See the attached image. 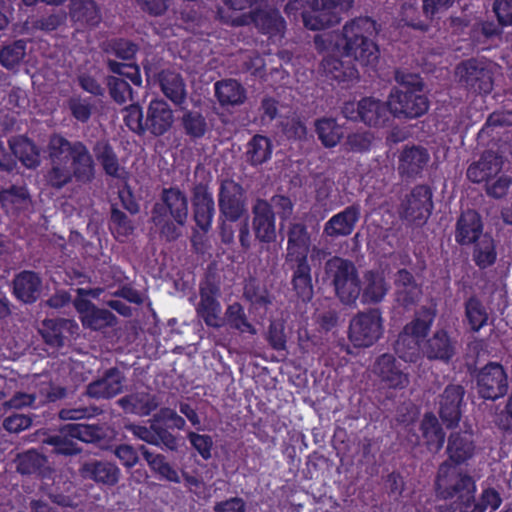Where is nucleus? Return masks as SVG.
Here are the masks:
<instances>
[{"label":"nucleus","mask_w":512,"mask_h":512,"mask_svg":"<svg viewBox=\"0 0 512 512\" xmlns=\"http://www.w3.org/2000/svg\"><path fill=\"white\" fill-rule=\"evenodd\" d=\"M50 168L45 174L47 185L62 189L73 181L89 184L95 178V162L84 142L69 141L54 134L48 144Z\"/></svg>","instance_id":"1"},{"label":"nucleus","mask_w":512,"mask_h":512,"mask_svg":"<svg viewBox=\"0 0 512 512\" xmlns=\"http://www.w3.org/2000/svg\"><path fill=\"white\" fill-rule=\"evenodd\" d=\"M380 25L369 16H360L346 22L342 29V54L362 66H375L380 57L377 37Z\"/></svg>","instance_id":"2"},{"label":"nucleus","mask_w":512,"mask_h":512,"mask_svg":"<svg viewBox=\"0 0 512 512\" xmlns=\"http://www.w3.org/2000/svg\"><path fill=\"white\" fill-rule=\"evenodd\" d=\"M399 88L390 92V113L398 119H417L427 113L429 100L424 94L423 79L419 74L396 73Z\"/></svg>","instance_id":"3"},{"label":"nucleus","mask_w":512,"mask_h":512,"mask_svg":"<svg viewBox=\"0 0 512 512\" xmlns=\"http://www.w3.org/2000/svg\"><path fill=\"white\" fill-rule=\"evenodd\" d=\"M354 0H289L284 11L287 16L299 13L304 26L313 31L323 30L340 23L342 14L352 8Z\"/></svg>","instance_id":"4"},{"label":"nucleus","mask_w":512,"mask_h":512,"mask_svg":"<svg viewBox=\"0 0 512 512\" xmlns=\"http://www.w3.org/2000/svg\"><path fill=\"white\" fill-rule=\"evenodd\" d=\"M160 202L154 204L151 220L159 229L160 235L171 242L180 236L179 227L188 218V198L179 187L163 188Z\"/></svg>","instance_id":"5"},{"label":"nucleus","mask_w":512,"mask_h":512,"mask_svg":"<svg viewBox=\"0 0 512 512\" xmlns=\"http://www.w3.org/2000/svg\"><path fill=\"white\" fill-rule=\"evenodd\" d=\"M457 466L448 461L439 466L435 481L436 493L440 499L450 500L457 497L468 505L475 498L476 484L472 476L462 472Z\"/></svg>","instance_id":"6"},{"label":"nucleus","mask_w":512,"mask_h":512,"mask_svg":"<svg viewBox=\"0 0 512 512\" xmlns=\"http://www.w3.org/2000/svg\"><path fill=\"white\" fill-rule=\"evenodd\" d=\"M457 466L448 461L439 466L435 481L436 493L440 499L450 500L457 497L468 505L475 498L476 484L472 476L462 472Z\"/></svg>","instance_id":"7"},{"label":"nucleus","mask_w":512,"mask_h":512,"mask_svg":"<svg viewBox=\"0 0 512 512\" xmlns=\"http://www.w3.org/2000/svg\"><path fill=\"white\" fill-rule=\"evenodd\" d=\"M325 270L338 299L345 305L355 304L361 292V277L355 264L349 259L335 256L326 262Z\"/></svg>","instance_id":"8"},{"label":"nucleus","mask_w":512,"mask_h":512,"mask_svg":"<svg viewBox=\"0 0 512 512\" xmlns=\"http://www.w3.org/2000/svg\"><path fill=\"white\" fill-rule=\"evenodd\" d=\"M458 84L468 93L488 95L493 90L494 72L492 63L484 58H468L455 67Z\"/></svg>","instance_id":"9"},{"label":"nucleus","mask_w":512,"mask_h":512,"mask_svg":"<svg viewBox=\"0 0 512 512\" xmlns=\"http://www.w3.org/2000/svg\"><path fill=\"white\" fill-rule=\"evenodd\" d=\"M384 320L379 308L358 312L350 321L348 336L355 347L374 345L384 332Z\"/></svg>","instance_id":"10"},{"label":"nucleus","mask_w":512,"mask_h":512,"mask_svg":"<svg viewBox=\"0 0 512 512\" xmlns=\"http://www.w3.org/2000/svg\"><path fill=\"white\" fill-rule=\"evenodd\" d=\"M221 295L220 282L214 275L207 274L199 283L200 300L195 307L197 316L208 327L220 328L224 321L221 317L222 307L218 298Z\"/></svg>","instance_id":"11"},{"label":"nucleus","mask_w":512,"mask_h":512,"mask_svg":"<svg viewBox=\"0 0 512 512\" xmlns=\"http://www.w3.org/2000/svg\"><path fill=\"white\" fill-rule=\"evenodd\" d=\"M476 385L480 398L496 401L508 392L507 372L502 364L490 361L478 370Z\"/></svg>","instance_id":"12"},{"label":"nucleus","mask_w":512,"mask_h":512,"mask_svg":"<svg viewBox=\"0 0 512 512\" xmlns=\"http://www.w3.org/2000/svg\"><path fill=\"white\" fill-rule=\"evenodd\" d=\"M77 295L73 305L84 328L99 331L116 324L117 318L110 310L98 308L86 298V296L94 295L92 290L78 288Z\"/></svg>","instance_id":"13"},{"label":"nucleus","mask_w":512,"mask_h":512,"mask_svg":"<svg viewBox=\"0 0 512 512\" xmlns=\"http://www.w3.org/2000/svg\"><path fill=\"white\" fill-rule=\"evenodd\" d=\"M219 219L225 218L230 223L241 219L245 212V191L232 179L221 181L218 191Z\"/></svg>","instance_id":"14"},{"label":"nucleus","mask_w":512,"mask_h":512,"mask_svg":"<svg viewBox=\"0 0 512 512\" xmlns=\"http://www.w3.org/2000/svg\"><path fill=\"white\" fill-rule=\"evenodd\" d=\"M373 373L380 383L388 389L402 390L410 383L407 367L390 353L381 354L376 358Z\"/></svg>","instance_id":"15"},{"label":"nucleus","mask_w":512,"mask_h":512,"mask_svg":"<svg viewBox=\"0 0 512 512\" xmlns=\"http://www.w3.org/2000/svg\"><path fill=\"white\" fill-rule=\"evenodd\" d=\"M433 192L430 186L419 184L412 188L402 202V217L413 223L426 222L434 209Z\"/></svg>","instance_id":"16"},{"label":"nucleus","mask_w":512,"mask_h":512,"mask_svg":"<svg viewBox=\"0 0 512 512\" xmlns=\"http://www.w3.org/2000/svg\"><path fill=\"white\" fill-rule=\"evenodd\" d=\"M458 350V340L446 328H437L423 341V357L429 361L449 364Z\"/></svg>","instance_id":"17"},{"label":"nucleus","mask_w":512,"mask_h":512,"mask_svg":"<svg viewBox=\"0 0 512 512\" xmlns=\"http://www.w3.org/2000/svg\"><path fill=\"white\" fill-rule=\"evenodd\" d=\"M465 389L460 384H449L438 397V414L448 429L458 426L465 407Z\"/></svg>","instance_id":"18"},{"label":"nucleus","mask_w":512,"mask_h":512,"mask_svg":"<svg viewBox=\"0 0 512 512\" xmlns=\"http://www.w3.org/2000/svg\"><path fill=\"white\" fill-rule=\"evenodd\" d=\"M234 23L238 26L252 23L260 33L269 36L282 35L286 29V22L280 11L270 7L251 10L248 15L238 17Z\"/></svg>","instance_id":"19"},{"label":"nucleus","mask_w":512,"mask_h":512,"mask_svg":"<svg viewBox=\"0 0 512 512\" xmlns=\"http://www.w3.org/2000/svg\"><path fill=\"white\" fill-rule=\"evenodd\" d=\"M191 203L196 227L201 232L208 233L215 215V201L207 184L201 182L193 187Z\"/></svg>","instance_id":"20"},{"label":"nucleus","mask_w":512,"mask_h":512,"mask_svg":"<svg viewBox=\"0 0 512 512\" xmlns=\"http://www.w3.org/2000/svg\"><path fill=\"white\" fill-rule=\"evenodd\" d=\"M252 230L255 239L261 244H271L276 241L275 212L265 199H257L252 206Z\"/></svg>","instance_id":"21"},{"label":"nucleus","mask_w":512,"mask_h":512,"mask_svg":"<svg viewBox=\"0 0 512 512\" xmlns=\"http://www.w3.org/2000/svg\"><path fill=\"white\" fill-rule=\"evenodd\" d=\"M126 377L118 367L106 369L96 380L86 386L85 394L93 399H112L124 390Z\"/></svg>","instance_id":"22"},{"label":"nucleus","mask_w":512,"mask_h":512,"mask_svg":"<svg viewBox=\"0 0 512 512\" xmlns=\"http://www.w3.org/2000/svg\"><path fill=\"white\" fill-rule=\"evenodd\" d=\"M359 287H361V292L358 299L363 305L381 303L390 288L384 273L376 269L363 272Z\"/></svg>","instance_id":"23"},{"label":"nucleus","mask_w":512,"mask_h":512,"mask_svg":"<svg viewBox=\"0 0 512 512\" xmlns=\"http://www.w3.org/2000/svg\"><path fill=\"white\" fill-rule=\"evenodd\" d=\"M311 235L304 223H290L287 230L286 262L308 261Z\"/></svg>","instance_id":"24"},{"label":"nucleus","mask_w":512,"mask_h":512,"mask_svg":"<svg viewBox=\"0 0 512 512\" xmlns=\"http://www.w3.org/2000/svg\"><path fill=\"white\" fill-rule=\"evenodd\" d=\"M430 154L428 150L420 145H406L398 158V172L403 178L415 179L423 173Z\"/></svg>","instance_id":"25"},{"label":"nucleus","mask_w":512,"mask_h":512,"mask_svg":"<svg viewBox=\"0 0 512 512\" xmlns=\"http://www.w3.org/2000/svg\"><path fill=\"white\" fill-rule=\"evenodd\" d=\"M41 291L42 279L35 271H20L12 280V295L23 304L36 303L40 298Z\"/></svg>","instance_id":"26"},{"label":"nucleus","mask_w":512,"mask_h":512,"mask_svg":"<svg viewBox=\"0 0 512 512\" xmlns=\"http://www.w3.org/2000/svg\"><path fill=\"white\" fill-rule=\"evenodd\" d=\"M68 15L80 29L96 28L102 22L101 8L95 0H69Z\"/></svg>","instance_id":"27"},{"label":"nucleus","mask_w":512,"mask_h":512,"mask_svg":"<svg viewBox=\"0 0 512 512\" xmlns=\"http://www.w3.org/2000/svg\"><path fill=\"white\" fill-rule=\"evenodd\" d=\"M174 121L173 111L163 99L150 101L145 117V132L162 136L170 130Z\"/></svg>","instance_id":"28"},{"label":"nucleus","mask_w":512,"mask_h":512,"mask_svg":"<svg viewBox=\"0 0 512 512\" xmlns=\"http://www.w3.org/2000/svg\"><path fill=\"white\" fill-rule=\"evenodd\" d=\"M361 218V206L357 203L347 206L333 215L325 224L323 233L331 238L346 237L352 234Z\"/></svg>","instance_id":"29"},{"label":"nucleus","mask_w":512,"mask_h":512,"mask_svg":"<svg viewBox=\"0 0 512 512\" xmlns=\"http://www.w3.org/2000/svg\"><path fill=\"white\" fill-rule=\"evenodd\" d=\"M482 234L481 215L473 209L462 211L455 226V241L461 246H467L481 239Z\"/></svg>","instance_id":"30"},{"label":"nucleus","mask_w":512,"mask_h":512,"mask_svg":"<svg viewBox=\"0 0 512 512\" xmlns=\"http://www.w3.org/2000/svg\"><path fill=\"white\" fill-rule=\"evenodd\" d=\"M476 445L471 431L452 432L447 440L446 453L448 462L461 465L473 458Z\"/></svg>","instance_id":"31"},{"label":"nucleus","mask_w":512,"mask_h":512,"mask_svg":"<svg viewBox=\"0 0 512 512\" xmlns=\"http://www.w3.org/2000/svg\"><path fill=\"white\" fill-rule=\"evenodd\" d=\"M79 472L84 479L106 486L116 485L120 477L117 465L106 460L85 461L81 464Z\"/></svg>","instance_id":"32"},{"label":"nucleus","mask_w":512,"mask_h":512,"mask_svg":"<svg viewBox=\"0 0 512 512\" xmlns=\"http://www.w3.org/2000/svg\"><path fill=\"white\" fill-rule=\"evenodd\" d=\"M93 153L101 165L105 175L127 182L129 174L125 167L121 166L119 158L108 140H98L93 146Z\"/></svg>","instance_id":"33"},{"label":"nucleus","mask_w":512,"mask_h":512,"mask_svg":"<svg viewBox=\"0 0 512 512\" xmlns=\"http://www.w3.org/2000/svg\"><path fill=\"white\" fill-rule=\"evenodd\" d=\"M116 404L125 414L149 416L159 406L157 395L147 391H136L119 398Z\"/></svg>","instance_id":"34"},{"label":"nucleus","mask_w":512,"mask_h":512,"mask_svg":"<svg viewBox=\"0 0 512 512\" xmlns=\"http://www.w3.org/2000/svg\"><path fill=\"white\" fill-rule=\"evenodd\" d=\"M325 77L339 85L348 86L349 83L358 79L359 72L351 61H344L334 56H326L321 62Z\"/></svg>","instance_id":"35"},{"label":"nucleus","mask_w":512,"mask_h":512,"mask_svg":"<svg viewBox=\"0 0 512 512\" xmlns=\"http://www.w3.org/2000/svg\"><path fill=\"white\" fill-rule=\"evenodd\" d=\"M292 271L291 285L297 297L307 303L313 298L312 268L309 261L286 262Z\"/></svg>","instance_id":"36"},{"label":"nucleus","mask_w":512,"mask_h":512,"mask_svg":"<svg viewBox=\"0 0 512 512\" xmlns=\"http://www.w3.org/2000/svg\"><path fill=\"white\" fill-rule=\"evenodd\" d=\"M502 159L493 152H485L480 159L469 165L467 178L474 183L488 182L502 170Z\"/></svg>","instance_id":"37"},{"label":"nucleus","mask_w":512,"mask_h":512,"mask_svg":"<svg viewBox=\"0 0 512 512\" xmlns=\"http://www.w3.org/2000/svg\"><path fill=\"white\" fill-rule=\"evenodd\" d=\"M159 85L163 94L175 105L182 106L186 102V85L179 73L162 70L159 73Z\"/></svg>","instance_id":"38"},{"label":"nucleus","mask_w":512,"mask_h":512,"mask_svg":"<svg viewBox=\"0 0 512 512\" xmlns=\"http://www.w3.org/2000/svg\"><path fill=\"white\" fill-rule=\"evenodd\" d=\"M9 153L14 160L16 158L27 168L34 169L40 165V152L36 144L28 137L20 136L9 140Z\"/></svg>","instance_id":"39"},{"label":"nucleus","mask_w":512,"mask_h":512,"mask_svg":"<svg viewBox=\"0 0 512 512\" xmlns=\"http://www.w3.org/2000/svg\"><path fill=\"white\" fill-rule=\"evenodd\" d=\"M361 109V122L370 126H383L389 119L388 102H382L372 97H365L359 101Z\"/></svg>","instance_id":"40"},{"label":"nucleus","mask_w":512,"mask_h":512,"mask_svg":"<svg viewBox=\"0 0 512 512\" xmlns=\"http://www.w3.org/2000/svg\"><path fill=\"white\" fill-rule=\"evenodd\" d=\"M47 462L45 455L34 449H30L18 454L16 458V468L22 475H35L46 478L50 472L47 467Z\"/></svg>","instance_id":"41"},{"label":"nucleus","mask_w":512,"mask_h":512,"mask_svg":"<svg viewBox=\"0 0 512 512\" xmlns=\"http://www.w3.org/2000/svg\"><path fill=\"white\" fill-rule=\"evenodd\" d=\"M31 203L29 190L26 186L11 185L0 190L1 207L8 213H20Z\"/></svg>","instance_id":"42"},{"label":"nucleus","mask_w":512,"mask_h":512,"mask_svg":"<svg viewBox=\"0 0 512 512\" xmlns=\"http://www.w3.org/2000/svg\"><path fill=\"white\" fill-rule=\"evenodd\" d=\"M436 315L437 311L434 307L421 306L415 312L413 319L403 327V330L424 341L429 337Z\"/></svg>","instance_id":"43"},{"label":"nucleus","mask_w":512,"mask_h":512,"mask_svg":"<svg viewBox=\"0 0 512 512\" xmlns=\"http://www.w3.org/2000/svg\"><path fill=\"white\" fill-rule=\"evenodd\" d=\"M420 430L428 450L435 453L439 452L445 442V433L437 417L432 412L424 414Z\"/></svg>","instance_id":"44"},{"label":"nucleus","mask_w":512,"mask_h":512,"mask_svg":"<svg viewBox=\"0 0 512 512\" xmlns=\"http://www.w3.org/2000/svg\"><path fill=\"white\" fill-rule=\"evenodd\" d=\"M394 350L399 358L415 364L423 358V341L402 329L395 342Z\"/></svg>","instance_id":"45"},{"label":"nucleus","mask_w":512,"mask_h":512,"mask_svg":"<svg viewBox=\"0 0 512 512\" xmlns=\"http://www.w3.org/2000/svg\"><path fill=\"white\" fill-rule=\"evenodd\" d=\"M215 96L222 106L240 105L246 100V91L234 79L217 81L214 85Z\"/></svg>","instance_id":"46"},{"label":"nucleus","mask_w":512,"mask_h":512,"mask_svg":"<svg viewBox=\"0 0 512 512\" xmlns=\"http://www.w3.org/2000/svg\"><path fill=\"white\" fill-rule=\"evenodd\" d=\"M474 244L472 259L480 270L492 267L497 261V245L494 238L484 234Z\"/></svg>","instance_id":"47"},{"label":"nucleus","mask_w":512,"mask_h":512,"mask_svg":"<svg viewBox=\"0 0 512 512\" xmlns=\"http://www.w3.org/2000/svg\"><path fill=\"white\" fill-rule=\"evenodd\" d=\"M180 126L183 133L191 140L202 139L208 131V123L203 114L199 111L183 109L180 118Z\"/></svg>","instance_id":"48"},{"label":"nucleus","mask_w":512,"mask_h":512,"mask_svg":"<svg viewBox=\"0 0 512 512\" xmlns=\"http://www.w3.org/2000/svg\"><path fill=\"white\" fill-rule=\"evenodd\" d=\"M273 145L267 136L256 134L247 144V161L252 166L262 165L271 159Z\"/></svg>","instance_id":"49"},{"label":"nucleus","mask_w":512,"mask_h":512,"mask_svg":"<svg viewBox=\"0 0 512 512\" xmlns=\"http://www.w3.org/2000/svg\"><path fill=\"white\" fill-rule=\"evenodd\" d=\"M464 310L471 331L479 332L487 325L489 315L482 301L476 295H471L465 300Z\"/></svg>","instance_id":"50"},{"label":"nucleus","mask_w":512,"mask_h":512,"mask_svg":"<svg viewBox=\"0 0 512 512\" xmlns=\"http://www.w3.org/2000/svg\"><path fill=\"white\" fill-rule=\"evenodd\" d=\"M69 320L64 318L45 319L42 322L41 334L48 345L60 348L65 343V331L68 328Z\"/></svg>","instance_id":"51"},{"label":"nucleus","mask_w":512,"mask_h":512,"mask_svg":"<svg viewBox=\"0 0 512 512\" xmlns=\"http://www.w3.org/2000/svg\"><path fill=\"white\" fill-rule=\"evenodd\" d=\"M315 130L323 146L326 148L335 147L343 137L342 128L335 119L322 118L316 121Z\"/></svg>","instance_id":"52"},{"label":"nucleus","mask_w":512,"mask_h":512,"mask_svg":"<svg viewBox=\"0 0 512 512\" xmlns=\"http://www.w3.org/2000/svg\"><path fill=\"white\" fill-rule=\"evenodd\" d=\"M226 324L240 333L256 334L255 327L248 321L244 307L239 302L227 306L225 311Z\"/></svg>","instance_id":"53"},{"label":"nucleus","mask_w":512,"mask_h":512,"mask_svg":"<svg viewBox=\"0 0 512 512\" xmlns=\"http://www.w3.org/2000/svg\"><path fill=\"white\" fill-rule=\"evenodd\" d=\"M103 50L106 54L113 55L123 61H131L135 59L139 46L132 40L119 37L108 40Z\"/></svg>","instance_id":"54"},{"label":"nucleus","mask_w":512,"mask_h":512,"mask_svg":"<svg viewBox=\"0 0 512 512\" xmlns=\"http://www.w3.org/2000/svg\"><path fill=\"white\" fill-rule=\"evenodd\" d=\"M502 34V28L494 21H479L475 22L470 29V39L472 43L484 50L485 47L481 46L487 41L498 37Z\"/></svg>","instance_id":"55"},{"label":"nucleus","mask_w":512,"mask_h":512,"mask_svg":"<svg viewBox=\"0 0 512 512\" xmlns=\"http://www.w3.org/2000/svg\"><path fill=\"white\" fill-rule=\"evenodd\" d=\"M70 437L85 443H96L103 437V430L99 425L71 423L63 426Z\"/></svg>","instance_id":"56"},{"label":"nucleus","mask_w":512,"mask_h":512,"mask_svg":"<svg viewBox=\"0 0 512 512\" xmlns=\"http://www.w3.org/2000/svg\"><path fill=\"white\" fill-rule=\"evenodd\" d=\"M74 439L66 431H63L62 427L59 434L49 435L44 443L52 446L53 452L56 454L72 456L81 452V448Z\"/></svg>","instance_id":"57"},{"label":"nucleus","mask_w":512,"mask_h":512,"mask_svg":"<svg viewBox=\"0 0 512 512\" xmlns=\"http://www.w3.org/2000/svg\"><path fill=\"white\" fill-rule=\"evenodd\" d=\"M26 55V42L16 40L5 45L0 50V64L8 70H12L20 65Z\"/></svg>","instance_id":"58"},{"label":"nucleus","mask_w":512,"mask_h":512,"mask_svg":"<svg viewBox=\"0 0 512 512\" xmlns=\"http://www.w3.org/2000/svg\"><path fill=\"white\" fill-rule=\"evenodd\" d=\"M106 85L109 95L115 103L123 105L133 100V89L125 79L109 75L106 77Z\"/></svg>","instance_id":"59"},{"label":"nucleus","mask_w":512,"mask_h":512,"mask_svg":"<svg viewBox=\"0 0 512 512\" xmlns=\"http://www.w3.org/2000/svg\"><path fill=\"white\" fill-rule=\"evenodd\" d=\"M67 20L66 12L59 10L50 14L41 15L31 20V26L35 30L50 33L64 25Z\"/></svg>","instance_id":"60"},{"label":"nucleus","mask_w":512,"mask_h":512,"mask_svg":"<svg viewBox=\"0 0 512 512\" xmlns=\"http://www.w3.org/2000/svg\"><path fill=\"white\" fill-rule=\"evenodd\" d=\"M110 229L115 234L116 239L119 237L126 238L134 230L128 216L115 205L111 206Z\"/></svg>","instance_id":"61"},{"label":"nucleus","mask_w":512,"mask_h":512,"mask_svg":"<svg viewBox=\"0 0 512 512\" xmlns=\"http://www.w3.org/2000/svg\"><path fill=\"white\" fill-rule=\"evenodd\" d=\"M125 125L134 133L142 135L145 133V119L143 109L138 104H131L126 107L123 117Z\"/></svg>","instance_id":"62"},{"label":"nucleus","mask_w":512,"mask_h":512,"mask_svg":"<svg viewBox=\"0 0 512 512\" xmlns=\"http://www.w3.org/2000/svg\"><path fill=\"white\" fill-rule=\"evenodd\" d=\"M244 297L256 308H266L271 304L268 290L254 283L245 286Z\"/></svg>","instance_id":"63"},{"label":"nucleus","mask_w":512,"mask_h":512,"mask_svg":"<svg viewBox=\"0 0 512 512\" xmlns=\"http://www.w3.org/2000/svg\"><path fill=\"white\" fill-rule=\"evenodd\" d=\"M187 438L191 444V446L199 453V455L204 459L208 460L211 458V450L213 447V440L210 435L207 434H199L196 432H189Z\"/></svg>","instance_id":"64"}]
</instances>
